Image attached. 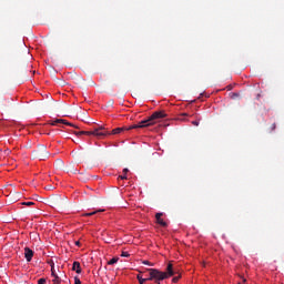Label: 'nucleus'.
I'll return each mask as SVG.
<instances>
[{"mask_svg":"<svg viewBox=\"0 0 284 284\" xmlns=\"http://www.w3.org/2000/svg\"><path fill=\"white\" fill-rule=\"evenodd\" d=\"M159 119H165V113L163 111L154 112L149 119L142 120L139 124L131 125L129 128H116L113 129L110 134H121V132H128V130H136L138 128H150V125H154Z\"/></svg>","mask_w":284,"mask_h":284,"instance_id":"1","label":"nucleus"},{"mask_svg":"<svg viewBox=\"0 0 284 284\" xmlns=\"http://www.w3.org/2000/svg\"><path fill=\"white\" fill-rule=\"evenodd\" d=\"M146 272H149V281H154L155 284H161V281H165L176 274L172 263L168 264L165 272L158 268H148Z\"/></svg>","mask_w":284,"mask_h":284,"instance_id":"2","label":"nucleus"},{"mask_svg":"<svg viewBox=\"0 0 284 284\" xmlns=\"http://www.w3.org/2000/svg\"><path fill=\"white\" fill-rule=\"evenodd\" d=\"M73 134H75V136H81L85 134L87 136H98L99 139H101V136H108L110 132L101 131V129H94L93 131H74Z\"/></svg>","mask_w":284,"mask_h":284,"instance_id":"3","label":"nucleus"},{"mask_svg":"<svg viewBox=\"0 0 284 284\" xmlns=\"http://www.w3.org/2000/svg\"><path fill=\"white\" fill-rule=\"evenodd\" d=\"M49 156L50 153L45 145H39L38 149L33 151V159H39V161H45Z\"/></svg>","mask_w":284,"mask_h":284,"instance_id":"4","label":"nucleus"},{"mask_svg":"<svg viewBox=\"0 0 284 284\" xmlns=\"http://www.w3.org/2000/svg\"><path fill=\"white\" fill-rule=\"evenodd\" d=\"M33 256H34V251H32L30 247H24V257L27 263H30Z\"/></svg>","mask_w":284,"mask_h":284,"instance_id":"5","label":"nucleus"},{"mask_svg":"<svg viewBox=\"0 0 284 284\" xmlns=\"http://www.w3.org/2000/svg\"><path fill=\"white\" fill-rule=\"evenodd\" d=\"M161 216H163V213L155 214L156 223H159V225H161L162 227H168V223L163 221Z\"/></svg>","mask_w":284,"mask_h":284,"instance_id":"6","label":"nucleus"},{"mask_svg":"<svg viewBox=\"0 0 284 284\" xmlns=\"http://www.w3.org/2000/svg\"><path fill=\"white\" fill-rule=\"evenodd\" d=\"M59 123H62V125H72V123H70L63 119H57V120L52 121L51 125H59Z\"/></svg>","mask_w":284,"mask_h":284,"instance_id":"7","label":"nucleus"},{"mask_svg":"<svg viewBox=\"0 0 284 284\" xmlns=\"http://www.w3.org/2000/svg\"><path fill=\"white\" fill-rule=\"evenodd\" d=\"M72 270L73 272H77V274H81V263L79 262H73V265H72Z\"/></svg>","mask_w":284,"mask_h":284,"instance_id":"8","label":"nucleus"},{"mask_svg":"<svg viewBox=\"0 0 284 284\" xmlns=\"http://www.w3.org/2000/svg\"><path fill=\"white\" fill-rule=\"evenodd\" d=\"M129 172H130V170L123 169V175H120L119 179H121V181H125V179H128Z\"/></svg>","mask_w":284,"mask_h":284,"instance_id":"9","label":"nucleus"},{"mask_svg":"<svg viewBox=\"0 0 284 284\" xmlns=\"http://www.w3.org/2000/svg\"><path fill=\"white\" fill-rule=\"evenodd\" d=\"M136 278H138V281H139L140 284H143V283H145L146 281H150L149 277L143 278V276L141 275V273L138 274Z\"/></svg>","mask_w":284,"mask_h":284,"instance_id":"10","label":"nucleus"},{"mask_svg":"<svg viewBox=\"0 0 284 284\" xmlns=\"http://www.w3.org/2000/svg\"><path fill=\"white\" fill-rule=\"evenodd\" d=\"M99 212H105V210H98L91 213H85L84 216H94V214H99Z\"/></svg>","mask_w":284,"mask_h":284,"instance_id":"11","label":"nucleus"},{"mask_svg":"<svg viewBox=\"0 0 284 284\" xmlns=\"http://www.w3.org/2000/svg\"><path fill=\"white\" fill-rule=\"evenodd\" d=\"M115 263H119V257H112V258L108 262V265H115Z\"/></svg>","mask_w":284,"mask_h":284,"instance_id":"12","label":"nucleus"},{"mask_svg":"<svg viewBox=\"0 0 284 284\" xmlns=\"http://www.w3.org/2000/svg\"><path fill=\"white\" fill-rule=\"evenodd\" d=\"M53 284H61V277L59 275H54Z\"/></svg>","mask_w":284,"mask_h":284,"instance_id":"13","label":"nucleus"},{"mask_svg":"<svg viewBox=\"0 0 284 284\" xmlns=\"http://www.w3.org/2000/svg\"><path fill=\"white\" fill-rule=\"evenodd\" d=\"M183 116H189V114L187 113L180 114L179 121H185V118Z\"/></svg>","mask_w":284,"mask_h":284,"instance_id":"14","label":"nucleus"},{"mask_svg":"<svg viewBox=\"0 0 284 284\" xmlns=\"http://www.w3.org/2000/svg\"><path fill=\"white\" fill-rule=\"evenodd\" d=\"M180 278H181V275L173 277L172 283H179Z\"/></svg>","mask_w":284,"mask_h":284,"instance_id":"15","label":"nucleus"},{"mask_svg":"<svg viewBox=\"0 0 284 284\" xmlns=\"http://www.w3.org/2000/svg\"><path fill=\"white\" fill-rule=\"evenodd\" d=\"M121 256H123L124 258H128V256H130V253L123 251L122 254H121Z\"/></svg>","mask_w":284,"mask_h":284,"instance_id":"16","label":"nucleus"},{"mask_svg":"<svg viewBox=\"0 0 284 284\" xmlns=\"http://www.w3.org/2000/svg\"><path fill=\"white\" fill-rule=\"evenodd\" d=\"M53 205H54V207H61V202L55 201V202H53Z\"/></svg>","mask_w":284,"mask_h":284,"instance_id":"17","label":"nucleus"},{"mask_svg":"<svg viewBox=\"0 0 284 284\" xmlns=\"http://www.w3.org/2000/svg\"><path fill=\"white\" fill-rule=\"evenodd\" d=\"M142 263H143V265H150L151 267L154 265V264L150 263V261H143Z\"/></svg>","mask_w":284,"mask_h":284,"instance_id":"18","label":"nucleus"},{"mask_svg":"<svg viewBox=\"0 0 284 284\" xmlns=\"http://www.w3.org/2000/svg\"><path fill=\"white\" fill-rule=\"evenodd\" d=\"M22 205H28V206L34 205V202H24V203H22Z\"/></svg>","mask_w":284,"mask_h":284,"instance_id":"19","label":"nucleus"},{"mask_svg":"<svg viewBox=\"0 0 284 284\" xmlns=\"http://www.w3.org/2000/svg\"><path fill=\"white\" fill-rule=\"evenodd\" d=\"M38 284H45V278L38 280Z\"/></svg>","mask_w":284,"mask_h":284,"instance_id":"20","label":"nucleus"},{"mask_svg":"<svg viewBox=\"0 0 284 284\" xmlns=\"http://www.w3.org/2000/svg\"><path fill=\"white\" fill-rule=\"evenodd\" d=\"M51 276H57V274L54 273V266L51 267Z\"/></svg>","mask_w":284,"mask_h":284,"instance_id":"21","label":"nucleus"},{"mask_svg":"<svg viewBox=\"0 0 284 284\" xmlns=\"http://www.w3.org/2000/svg\"><path fill=\"white\" fill-rule=\"evenodd\" d=\"M95 130L106 131L105 128H103V126H98V128H95Z\"/></svg>","mask_w":284,"mask_h":284,"instance_id":"22","label":"nucleus"},{"mask_svg":"<svg viewBox=\"0 0 284 284\" xmlns=\"http://www.w3.org/2000/svg\"><path fill=\"white\" fill-rule=\"evenodd\" d=\"M192 125L199 126V121H193Z\"/></svg>","mask_w":284,"mask_h":284,"instance_id":"23","label":"nucleus"},{"mask_svg":"<svg viewBox=\"0 0 284 284\" xmlns=\"http://www.w3.org/2000/svg\"><path fill=\"white\" fill-rule=\"evenodd\" d=\"M75 245H77L78 247H81V242L77 241V242H75Z\"/></svg>","mask_w":284,"mask_h":284,"instance_id":"24","label":"nucleus"},{"mask_svg":"<svg viewBox=\"0 0 284 284\" xmlns=\"http://www.w3.org/2000/svg\"><path fill=\"white\" fill-rule=\"evenodd\" d=\"M276 129V124H273V128H272V130H275Z\"/></svg>","mask_w":284,"mask_h":284,"instance_id":"25","label":"nucleus"},{"mask_svg":"<svg viewBox=\"0 0 284 284\" xmlns=\"http://www.w3.org/2000/svg\"><path fill=\"white\" fill-rule=\"evenodd\" d=\"M233 97H239V94L237 93H233Z\"/></svg>","mask_w":284,"mask_h":284,"instance_id":"26","label":"nucleus"},{"mask_svg":"<svg viewBox=\"0 0 284 284\" xmlns=\"http://www.w3.org/2000/svg\"><path fill=\"white\" fill-rule=\"evenodd\" d=\"M71 128H74V124H72ZM75 128H77V126H75Z\"/></svg>","mask_w":284,"mask_h":284,"instance_id":"27","label":"nucleus"},{"mask_svg":"<svg viewBox=\"0 0 284 284\" xmlns=\"http://www.w3.org/2000/svg\"><path fill=\"white\" fill-rule=\"evenodd\" d=\"M239 284H241V283H239Z\"/></svg>","mask_w":284,"mask_h":284,"instance_id":"28","label":"nucleus"}]
</instances>
